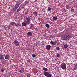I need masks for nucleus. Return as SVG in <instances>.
I'll use <instances>...</instances> for the list:
<instances>
[{
  "mask_svg": "<svg viewBox=\"0 0 77 77\" xmlns=\"http://www.w3.org/2000/svg\"><path fill=\"white\" fill-rule=\"evenodd\" d=\"M61 68L63 69H66V64L64 63H62L61 65Z\"/></svg>",
  "mask_w": 77,
  "mask_h": 77,
  "instance_id": "7ed1b4c3",
  "label": "nucleus"
},
{
  "mask_svg": "<svg viewBox=\"0 0 77 77\" xmlns=\"http://www.w3.org/2000/svg\"><path fill=\"white\" fill-rule=\"evenodd\" d=\"M51 44L53 45H56V42L54 41H52L50 42Z\"/></svg>",
  "mask_w": 77,
  "mask_h": 77,
  "instance_id": "423d86ee",
  "label": "nucleus"
},
{
  "mask_svg": "<svg viewBox=\"0 0 77 77\" xmlns=\"http://www.w3.org/2000/svg\"><path fill=\"white\" fill-rule=\"evenodd\" d=\"M30 27V28H32V27H33V25H31Z\"/></svg>",
  "mask_w": 77,
  "mask_h": 77,
  "instance_id": "c756f323",
  "label": "nucleus"
},
{
  "mask_svg": "<svg viewBox=\"0 0 77 77\" xmlns=\"http://www.w3.org/2000/svg\"><path fill=\"white\" fill-rule=\"evenodd\" d=\"M45 26L46 27H47V28H49V27H50V26H49V25L48 24H46Z\"/></svg>",
  "mask_w": 77,
  "mask_h": 77,
  "instance_id": "a211bd4d",
  "label": "nucleus"
},
{
  "mask_svg": "<svg viewBox=\"0 0 77 77\" xmlns=\"http://www.w3.org/2000/svg\"><path fill=\"white\" fill-rule=\"evenodd\" d=\"M53 19L54 20H57V17H54Z\"/></svg>",
  "mask_w": 77,
  "mask_h": 77,
  "instance_id": "f3484780",
  "label": "nucleus"
},
{
  "mask_svg": "<svg viewBox=\"0 0 77 77\" xmlns=\"http://www.w3.org/2000/svg\"><path fill=\"white\" fill-rule=\"evenodd\" d=\"M10 23V25H11V26H14L15 24V23L14 22H11Z\"/></svg>",
  "mask_w": 77,
  "mask_h": 77,
  "instance_id": "9b49d317",
  "label": "nucleus"
},
{
  "mask_svg": "<svg viewBox=\"0 0 77 77\" xmlns=\"http://www.w3.org/2000/svg\"><path fill=\"white\" fill-rule=\"evenodd\" d=\"M24 22L26 23L27 24H29L30 23V18L28 17H26Z\"/></svg>",
  "mask_w": 77,
  "mask_h": 77,
  "instance_id": "f03ea898",
  "label": "nucleus"
},
{
  "mask_svg": "<svg viewBox=\"0 0 77 77\" xmlns=\"http://www.w3.org/2000/svg\"><path fill=\"white\" fill-rule=\"evenodd\" d=\"M48 11H50L51 10V8H48Z\"/></svg>",
  "mask_w": 77,
  "mask_h": 77,
  "instance_id": "393cba45",
  "label": "nucleus"
},
{
  "mask_svg": "<svg viewBox=\"0 0 77 77\" xmlns=\"http://www.w3.org/2000/svg\"><path fill=\"white\" fill-rule=\"evenodd\" d=\"M43 69L44 71H48V69H47V68H43Z\"/></svg>",
  "mask_w": 77,
  "mask_h": 77,
  "instance_id": "6ab92c4d",
  "label": "nucleus"
},
{
  "mask_svg": "<svg viewBox=\"0 0 77 77\" xmlns=\"http://www.w3.org/2000/svg\"><path fill=\"white\" fill-rule=\"evenodd\" d=\"M60 56V55H59V54H57V57H59V56Z\"/></svg>",
  "mask_w": 77,
  "mask_h": 77,
  "instance_id": "cd10ccee",
  "label": "nucleus"
},
{
  "mask_svg": "<svg viewBox=\"0 0 77 77\" xmlns=\"http://www.w3.org/2000/svg\"><path fill=\"white\" fill-rule=\"evenodd\" d=\"M28 36H32V33L31 32H28L27 33Z\"/></svg>",
  "mask_w": 77,
  "mask_h": 77,
  "instance_id": "6e6552de",
  "label": "nucleus"
},
{
  "mask_svg": "<svg viewBox=\"0 0 77 77\" xmlns=\"http://www.w3.org/2000/svg\"><path fill=\"white\" fill-rule=\"evenodd\" d=\"M13 44H14L16 46H17V47H18V46H19V44H20L19 43V42L18 40H14V42H13Z\"/></svg>",
  "mask_w": 77,
  "mask_h": 77,
  "instance_id": "20e7f679",
  "label": "nucleus"
},
{
  "mask_svg": "<svg viewBox=\"0 0 77 77\" xmlns=\"http://www.w3.org/2000/svg\"><path fill=\"white\" fill-rule=\"evenodd\" d=\"M3 58V55H0V59H2Z\"/></svg>",
  "mask_w": 77,
  "mask_h": 77,
  "instance_id": "4468645a",
  "label": "nucleus"
},
{
  "mask_svg": "<svg viewBox=\"0 0 77 77\" xmlns=\"http://www.w3.org/2000/svg\"><path fill=\"white\" fill-rule=\"evenodd\" d=\"M46 49L48 50H50V48H51V46L49 45H47L46 47Z\"/></svg>",
  "mask_w": 77,
  "mask_h": 77,
  "instance_id": "0eeeda50",
  "label": "nucleus"
},
{
  "mask_svg": "<svg viewBox=\"0 0 77 77\" xmlns=\"http://www.w3.org/2000/svg\"><path fill=\"white\" fill-rule=\"evenodd\" d=\"M15 26H16V27H18V26H19V24L18 23H15Z\"/></svg>",
  "mask_w": 77,
  "mask_h": 77,
  "instance_id": "aec40b11",
  "label": "nucleus"
},
{
  "mask_svg": "<svg viewBox=\"0 0 77 77\" xmlns=\"http://www.w3.org/2000/svg\"><path fill=\"white\" fill-rule=\"evenodd\" d=\"M33 57H36V55H35V54H33L32 55Z\"/></svg>",
  "mask_w": 77,
  "mask_h": 77,
  "instance_id": "5701e85b",
  "label": "nucleus"
},
{
  "mask_svg": "<svg viewBox=\"0 0 77 77\" xmlns=\"http://www.w3.org/2000/svg\"><path fill=\"white\" fill-rule=\"evenodd\" d=\"M64 11V12H66V10Z\"/></svg>",
  "mask_w": 77,
  "mask_h": 77,
  "instance_id": "473e14b6",
  "label": "nucleus"
},
{
  "mask_svg": "<svg viewBox=\"0 0 77 77\" xmlns=\"http://www.w3.org/2000/svg\"><path fill=\"white\" fill-rule=\"evenodd\" d=\"M24 68H21L20 69V70H19V72L20 73H23L24 72Z\"/></svg>",
  "mask_w": 77,
  "mask_h": 77,
  "instance_id": "39448f33",
  "label": "nucleus"
},
{
  "mask_svg": "<svg viewBox=\"0 0 77 77\" xmlns=\"http://www.w3.org/2000/svg\"><path fill=\"white\" fill-rule=\"evenodd\" d=\"M21 2H20L21 3H22V2H24V0H21Z\"/></svg>",
  "mask_w": 77,
  "mask_h": 77,
  "instance_id": "2f4dec72",
  "label": "nucleus"
},
{
  "mask_svg": "<svg viewBox=\"0 0 77 77\" xmlns=\"http://www.w3.org/2000/svg\"><path fill=\"white\" fill-rule=\"evenodd\" d=\"M26 24H27L26 23L24 22H23L22 24V26H26Z\"/></svg>",
  "mask_w": 77,
  "mask_h": 77,
  "instance_id": "ddd939ff",
  "label": "nucleus"
},
{
  "mask_svg": "<svg viewBox=\"0 0 77 77\" xmlns=\"http://www.w3.org/2000/svg\"><path fill=\"white\" fill-rule=\"evenodd\" d=\"M46 77H51V75L49 73L48 74V75H47V76H46Z\"/></svg>",
  "mask_w": 77,
  "mask_h": 77,
  "instance_id": "2eb2a0df",
  "label": "nucleus"
},
{
  "mask_svg": "<svg viewBox=\"0 0 77 77\" xmlns=\"http://www.w3.org/2000/svg\"><path fill=\"white\" fill-rule=\"evenodd\" d=\"M37 13H38V11H35L33 12L34 15H37Z\"/></svg>",
  "mask_w": 77,
  "mask_h": 77,
  "instance_id": "dca6fc26",
  "label": "nucleus"
},
{
  "mask_svg": "<svg viewBox=\"0 0 77 77\" xmlns=\"http://www.w3.org/2000/svg\"><path fill=\"white\" fill-rule=\"evenodd\" d=\"M30 76H31L30 74H29L28 75H27V77H30Z\"/></svg>",
  "mask_w": 77,
  "mask_h": 77,
  "instance_id": "a878e982",
  "label": "nucleus"
},
{
  "mask_svg": "<svg viewBox=\"0 0 77 77\" xmlns=\"http://www.w3.org/2000/svg\"><path fill=\"white\" fill-rule=\"evenodd\" d=\"M5 59H6L7 60H8L9 59V56L8 54H6L5 55Z\"/></svg>",
  "mask_w": 77,
  "mask_h": 77,
  "instance_id": "1a4fd4ad",
  "label": "nucleus"
},
{
  "mask_svg": "<svg viewBox=\"0 0 77 77\" xmlns=\"http://www.w3.org/2000/svg\"><path fill=\"white\" fill-rule=\"evenodd\" d=\"M20 11V9H17V12H19Z\"/></svg>",
  "mask_w": 77,
  "mask_h": 77,
  "instance_id": "7c9ffc66",
  "label": "nucleus"
},
{
  "mask_svg": "<svg viewBox=\"0 0 77 77\" xmlns=\"http://www.w3.org/2000/svg\"><path fill=\"white\" fill-rule=\"evenodd\" d=\"M1 72H4L5 71V69L2 68L1 69Z\"/></svg>",
  "mask_w": 77,
  "mask_h": 77,
  "instance_id": "4be33fe9",
  "label": "nucleus"
},
{
  "mask_svg": "<svg viewBox=\"0 0 77 77\" xmlns=\"http://www.w3.org/2000/svg\"><path fill=\"white\" fill-rule=\"evenodd\" d=\"M64 48H67L68 45L67 44L65 45H64Z\"/></svg>",
  "mask_w": 77,
  "mask_h": 77,
  "instance_id": "412c9836",
  "label": "nucleus"
},
{
  "mask_svg": "<svg viewBox=\"0 0 77 77\" xmlns=\"http://www.w3.org/2000/svg\"><path fill=\"white\" fill-rule=\"evenodd\" d=\"M63 40L66 41L67 39H70V38H72V37L70 34L68 33H66L63 35Z\"/></svg>",
  "mask_w": 77,
  "mask_h": 77,
  "instance_id": "f257e3e1",
  "label": "nucleus"
},
{
  "mask_svg": "<svg viewBox=\"0 0 77 77\" xmlns=\"http://www.w3.org/2000/svg\"><path fill=\"white\" fill-rule=\"evenodd\" d=\"M48 72H45L44 73V75H45V76H47L48 74Z\"/></svg>",
  "mask_w": 77,
  "mask_h": 77,
  "instance_id": "f8f14e48",
  "label": "nucleus"
},
{
  "mask_svg": "<svg viewBox=\"0 0 77 77\" xmlns=\"http://www.w3.org/2000/svg\"><path fill=\"white\" fill-rule=\"evenodd\" d=\"M19 4H17L15 5V9H17L19 7Z\"/></svg>",
  "mask_w": 77,
  "mask_h": 77,
  "instance_id": "9d476101",
  "label": "nucleus"
},
{
  "mask_svg": "<svg viewBox=\"0 0 77 77\" xmlns=\"http://www.w3.org/2000/svg\"><path fill=\"white\" fill-rule=\"evenodd\" d=\"M75 68L76 69H77V63L76 64L75 66Z\"/></svg>",
  "mask_w": 77,
  "mask_h": 77,
  "instance_id": "c85d7f7f",
  "label": "nucleus"
},
{
  "mask_svg": "<svg viewBox=\"0 0 77 77\" xmlns=\"http://www.w3.org/2000/svg\"><path fill=\"white\" fill-rule=\"evenodd\" d=\"M27 3H28V2L27 1H25V3H24V4L25 5H27Z\"/></svg>",
  "mask_w": 77,
  "mask_h": 77,
  "instance_id": "bb28decb",
  "label": "nucleus"
},
{
  "mask_svg": "<svg viewBox=\"0 0 77 77\" xmlns=\"http://www.w3.org/2000/svg\"><path fill=\"white\" fill-rule=\"evenodd\" d=\"M56 49L57 50H60V48L59 47H57L56 48Z\"/></svg>",
  "mask_w": 77,
  "mask_h": 77,
  "instance_id": "b1692460",
  "label": "nucleus"
}]
</instances>
